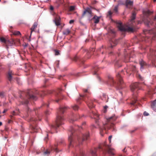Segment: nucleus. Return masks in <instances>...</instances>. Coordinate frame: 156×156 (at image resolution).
<instances>
[{"label":"nucleus","instance_id":"nucleus-1","mask_svg":"<svg viewBox=\"0 0 156 156\" xmlns=\"http://www.w3.org/2000/svg\"><path fill=\"white\" fill-rule=\"evenodd\" d=\"M136 13L135 12L132 13V16L130 21V23L127 25L123 26L122 23L121 21H117L116 22L119 29L121 31H127L128 32H133L135 30L133 22L135 18Z\"/></svg>","mask_w":156,"mask_h":156},{"label":"nucleus","instance_id":"nucleus-2","mask_svg":"<svg viewBox=\"0 0 156 156\" xmlns=\"http://www.w3.org/2000/svg\"><path fill=\"white\" fill-rule=\"evenodd\" d=\"M39 94L41 97H42L46 94V92L41 91L39 93L38 91H36L34 94L32 90H30L27 92L26 95V98H22V95H20V98L22 100L20 101V104L25 105H27L29 103V101L28 99L30 100H36L37 99V98L36 96L35 95V94Z\"/></svg>","mask_w":156,"mask_h":156},{"label":"nucleus","instance_id":"nucleus-3","mask_svg":"<svg viewBox=\"0 0 156 156\" xmlns=\"http://www.w3.org/2000/svg\"><path fill=\"white\" fill-rule=\"evenodd\" d=\"M101 150L103 152H107L110 155H113L114 154V150L111 148L110 146L104 144L99 145L98 148H94V150H91L90 154L89 156H97L96 152L98 150Z\"/></svg>","mask_w":156,"mask_h":156},{"label":"nucleus","instance_id":"nucleus-4","mask_svg":"<svg viewBox=\"0 0 156 156\" xmlns=\"http://www.w3.org/2000/svg\"><path fill=\"white\" fill-rule=\"evenodd\" d=\"M66 109V107L60 108L57 113V119L55 121V125H51V128L52 129H56L60 125L63 124V121L64 119L61 115L64 113L65 110Z\"/></svg>","mask_w":156,"mask_h":156},{"label":"nucleus","instance_id":"nucleus-5","mask_svg":"<svg viewBox=\"0 0 156 156\" xmlns=\"http://www.w3.org/2000/svg\"><path fill=\"white\" fill-rule=\"evenodd\" d=\"M117 119V117L115 115L107 119L106 122L105 124H103V126L102 127H100L101 133V131H102L104 130H105L106 129H109L113 127L114 124L113 123V122L115 121Z\"/></svg>","mask_w":156,"mask_h":156},{"label":"nucleus","instance_id":"nucleus-6","mask_svg":"<svg viewBox=\"0 0 156 156\" xmlns=\"http://www.w3.org/2000/svg\"><path fill=\"white\" fill-rule=\"evenodd\" d=\"M86 16L89 20H90L93 16V14L92 12L91 8L89 7L87 8L84 9L82 14V17H83Z\"/></svg>","mask_w":156,"mask_h":156},{"label":"nucleus","instance_id":"nucleus-7","mask_svg":"<svg viewBox=\"0 0 156 156\" xmlns=\"http://www.w3.org/2000/svg\"><path fill=\"white\" fill-rule=\"evenodd\" d=\"M148 58L152 62V66L156 67V65L155 64V63L156 62V51L150 50V54Z\"/></svg>","mask_w":156,"mask_h":156},{"label":"nucleus","instance_id":"nucleus-8","mask_svg":"<svg viewBox=\"0 0 156 156\" xmlns=\"http://www.w3.org/2000/svg\"><path fill=\"white\" fill-rule=\"evenodd\" d=\"M123 72H122L120 73H118L116 75V77L119 80V83L117 86L119 89H121L124 87L123 86V82L122 81V76L123 75Z\"/></svg>","mask_w":156,"mask_h":156},{"label":"nucleus","instance_id":"nucleus-9","mask_svg":"<svg viewBox=\"0 0 156 156\" xmlns=\"http://www.w3.org/2000/svg\"><path fill=\"white\" fill-rule=\"evenodd\" d=\"M0 41L2 42L5 44L7 46H11L14 43V41L13 40H7L3 37H0Z\"/></svg>","mask_w":156,"mask_h":156},{"label":"nucleus","instance_id":"nucleus-10","mask_svg":"<svg viewBox=\"0 0 156 156\" xmlns=\"http://www.w3.org/2000/svg\"><path fill=\"white\" fill-rule=\"evenodd\" d=\"M74 131V129L73 128L70 129V135L69 136L68 138L69 141V148H70L74 143L73 139V133Z\"/></svg>","mask_w":156,"mask_h":156},{"label":"nucleus","instance_id":"nucleus-11","mask_svg":"<svg viewBox=\"0 0 156 156\" xmlns=\"http://www.w3.org/2000/svg\"><path fill=\"white\" fill-rule=\"evenodd\" d=\"M61 91L60 89H59L55 93L56 97L55 101L57 102H58L59 100L63 98V95L61 94Z\"/></svg>","mask_w":156,"mask_h":156},{"label":"nucleus","instance_id":"nucleus-12","mask_svg":"<svg viewBox=\"0 0 156 156\" xmlns=\"http://www.w3.org/2000/svg\"><path fill=\"white\" fill-rule=\"evenodd\" d=\"M139 84H140L138 83L132 84L130 86L131 90L133 92H136L137 90L140 89L139 87Z\"/></svg>","mask_w":156,"mask_h":156},{"label":"nucleus","instance_id":"nucleus-13","mask_svg":"<svg viewBox=\"0 0 156 156\" xmlns=\"http://www.w3.org/2000/svg\"><path fill=\"white\" fill-rule=\"evenodd\" d=\"M89 136V134L88 133L84 134L83 135L82 138L78 137V141L80 144H82V142H83L86 140H87Z\"/></svg>","mask_w":156,"mask_h":156},{"label":"nucleus","instance_id":"nucleus-14","mask_svg":"<svg viewBox=\"0 0 156 156\" xmlns=\"http://www.w3.org/2000/svg\"><path fill=\"white\" fill-rule=\"evenodd\" d=\"M153 11H150L149 10H144L143 11V14L144 17L148 18L149 17L153 14Z\"/></svg>","mask_w":156,"mask_h":156},{"label":"nucleus","instance_id":"nucleus-15","mask_svg":"<svg viewBox=\"0 0 156 156\" xmlns=\"http://www.w3.org/2000/svg\"><path fill=\"white\" fill-rule=\"evenodd\" d=\"M108 83L111 86H113L115 84V82L113 80V77L111 75L108 76Z\"/></svg>","mask_w":156,"mask_h":156},{"label":"nucleus","instance_id":"nucleus-16","mask_svg":"<svg viewBox=\"0 0 156 156\" xmlns=\"http://www.w3.org/2000/svg\"><path fill=\"white\" fill-rule=\"evenodd\" d=\"M118 42V40L113 39L110 41L111 44L110 48H112L114 46H116Z\"/></svg>","mask_w":156,"mask_h":156},{"label":"nucleus","instance_id":"nucleus-17","mask_svg":"<svg viewBox=\"0 0 156 156\" xmlns=\"http://www.w3.org/2000/svg\"><path fill=\"white\" fill-rule=\"evenodd\" d=\"M37 23L35 22L34 23L32 27L30 28L31 30V33H30V38L31 37V34L32 33V32L33 31H34V30L36 29V28H37Z\"/></svg>","mask_w":156,"mask_h":156},{"label":"nucleus","instance_id":"nucleus-18","mask_svg":"<svg viewBox=\"0 0 156 156\" xmlns=\"http://www.w3.org/2000/svg\"><path fill=\"white\" fill-rule=\"evenodd\" d=\"M83 94L82 95H81L80 97H86L88 98V95L89 94V92L88 91V90L87 89H83Z\"/></svg>","mask_w":156,"mask_h":156},{"label":"nucleus","instance_id":"nucleus-19","mask_svg":"<svg viewBox=\"0 0 156 156\" xmlns=\"http://www.w3.org/2000/svg\"><path fill=\"white\" fill-rule=\"evenodd\" d=\"M13 75V73L12 71L9 70L8 73L7 75V77L8 80L9 81H11L12 79V75Z\"/></svg>","mask_w":156,"mask_h":156},{"label":"nucleus","instance_id":"nucleus-20","mask_svg":"<svg viewBox=\"0 0 156 156\" xmlns=\"http://www.w3.org/2000/svg\"><path fill=\"white\" fill-rule=\"evenodd\" d=\"M87 105L90 108H92L94 107V105L92 100H90L89 101L87 102Z\"/></svg>","mask_w":156,"mask_h":156},{"label":"nucleus","instance_id":"nucleus-21","mask_svg":"<svg viewBox=\"0 0 156 156\" xmlns=\"http://www.w3.org/2000/svg\"><path fill=\"white\" fill-rule=\"evenodd\" d=\"M60 18L57 17L55 18V22L56 26H58L60 25Z\"/></svg>","mask_w":156,"mask_h":156},{"label":"nucleus","instance_id":"nucleus-22","mask_svg":"<svg viewBox=\"0 0 156 156\" xmlns=\"http://www.w3.org/2000/svg\"><path fill=\"white\" fill-rule=\"evenodd\" d=\"M101 99L105 102L108 101V97L105 94H103L102 96L101 97Z\"/></svg>","mask_w":156,"mask_h":156},{"label":"nucleus","instance_id":"nucleus-23","mask_svg":"<svg viewBox=\"0 0 156 156\" xmlns=\"http://www.w3.org/2000/svg\"><path fill=\"white\" fill-rule=\"evenodd\" d=\"M155 28H154L150 30L149 32L150 33H153L154 34V36L155 37H156V34H155L156 33V23L155 24Z\"/></svg>","mask_w":156,"mask_h":156},{"label":"nucleus","instance_id":"nucleus-24","mask_svg":"<svg viewBox=\"0 0 156 156\" xmlns=\"http://www.w3.org/2000/svg\"><path fill=\"white\" fill-rule=\"evenodd\" d=\"M70 32V31L69 29H67L65 30L63 32V34L65 35H68Z\"/></svg>","mask_w":156,"mask_h":156},{"label":"nucleus","instance_id":"nucleus-25","mask_svg":"<svg viewBox=\"0 0 156 156\" xmlns=\"http://www.w3.org/2000/svg\"><path fill=\"white\" fill-rule=\"evenodd\" d=\"M151 106L153 108H154L156 107V99L154 101L151 102Z\"/></svg>","mask_w":156,"mask_h":156},{"label":"nucleus","instance_id":"nucleus-26","mask_svg":"<svg viewBox=\"0 0 156 156\" xmlns=\"http://www.w3.org/2000/svg\"><path fill=\"white\" fill-rule=\"evenodd\" d=\"M94 20V23H98L99 22V18L97 17L96 16H94L93 18Z\"/></svg>","mask_w":156,"mask_h":156},{"label":"nucleus","instance_id":"nucleus-27","mask_svg":"<svg viewBox=\"0 0 156 156\" xmlns=\"http://www.w3.org/2000/svg\"><path fill=\"white\" fill-rule=\"evenodd\" d=\"M137 99L136 98H134L133 100H132V102L131 103V104L132 105H135L136 103H137Z\"/></svg>","mask_w":156,"mask_h":156},{"label":"nucleus","instance_id":"nucleus-28","mask_svg":"<svg viewBox=\"0 0 156 156\" xmlns=\"http://www.w3.org/2000/svg\"><path fill=\"white\" fill-rule=\"evenodd\" d=\"M126 6L127 7L128 5H132L133 4V2L130 1L129 0H126Z\"/></svg>","mask_w":156,"mask_h":156},{"label":"nucleus","instance_id":"nucleus-29","mask_svg":"<svg viewBox=\"0 0 156 156\" xmlns=\"http://www.w3.org/2000/svg\"><path fill=\"white\" fill-rule=\"evenodd\" d=\"M84 155L83 151H80V154L76 153L74 154V156H83Z\"/></svg>","mask_w":156,"mask_h":156},{"label":"nucleus","instance_id":"nucleus-30","mask_svg":"<svg viewBox=\"0 0 156 156\" xmlns=\"http://www.w3.org/2000/svg\"><path fill=\"white\" fill-rule=\"evenodd\" d=\"M140 63L141 66V69H143L144 66L146 65L145 62L143 61L140 62Z\"/></svg>","mask_w":156,"mask_h":156},{"label":"nucleus","instance_id":"nucleus-31","mask_svg":"<svg viewBox=\"0 0 156 156\" xmlns=\"http://www.w3.org/2000/svg\"><path fill=\"white\" fill-rule=\"evenodd\" d=\"M93 54V52L91 51H87V56L88 58H89L90 57V56L92 55Z\"/></svg>","mask_w":156,"mask_h":156},{"label":"nucleus","instance_id":"nucleus-32","mask_svg":"<svg viewBox=\"0 0 156 156\" xmlns=\"http://www.w3.org/2000/svg\"><path fill=\"white\" fill-rule=\"evenodd\" d=\"M73 109L75 111H77L79 109V107L78 105H75L72 106Z\"/></svg>","mask_w":156,"mask_h":156},{"label":"nucleus","instance_id":"nucleus-33","mask_svg":"<svg viewBox=\"0 0 156 156\" xmlns=\"http://www.w3.org/2000/svg\"><path fill=\"white\" fill-rule=\"evenodd\" d=\"M50 153V151L48 150H46L45 151L43 152V154L44 155H48Z\"/></svg>","mask_w":156,"mask_h":156},{"label":"nucleus","instance_id":"nucleus-34","mask_svg":"<svg viewBox=\"0 0 156 156\" xmlns=\"http://www.w3.org/2000/svg\"><path fill=\"white\" fill-rule=\"evenodd\" d=\"M12 115H11L10 117L11 119H13V115H18V113L16 112L15 111H13L12 112Z\"/></svg>","mask_w":156,"mask_h":156},{"label":"nucleus","instance_id":"nucleus-35","mask_svg":"<svg viewBox=\"0 0 156 156\" xmlns=\"http://www.w3.org/2000/svg\"><path fill=\"white\" fill-rule=\"evenodd\" d=\"M119 5V4H118L117 5L115 6L114 8L113 9V11L114 12H115V13H116L117 12Z\"/></svg>","mask_w":156,"mask_h":156},{"label":"nucleus","instance_id":"nucleus-36","mask_svg":"<svg viewBox=\"0 0 156 156\" xmlns=\"http://www.w3.org/2000/svg\"><path fill=\"white\" fill-rule=\"evenodd\" d=\"M25 68L27 69L26 71L30 69L29 65L28 64H25Z\"/></svg>","mask_w":156,"mask_h":156},{"label":"nucleus","instance_id":"nucleus-37","mask_svg":"<svg viewBox=\"0 0 156 156\" xmlns=\"http://www.w3.org/2000/svg\"><path fill=\"white\" fill-rule=\"evenodd\" d=\"M78 116H79L80 118V116L78 115H76L75 117V119L73 120V119H71L70 121V122H73L74 120H76L77 119V118Z\"/></svg>","mask_w":156,"mask_h":156},{"label":"nucleus","instance_id":"nucleus-38","mask_svg":"<svg viewBox=\"0 0 156 156\" xmlns=\"http://www.w3.org/2000/svg\"><path fill=\"white\" fill-rule=\"evenodd\" d=\"M98 69L97 68H94L93 70V74L94 75L97 74V72L98 71Z\"/></svg>","mask_w":156,"mask_h":156},{"label":"nucleus","instance_id":"nucleus-39","mask_svg":"<svg viewBox=\"0 0 156 156\" xmlns=\"http://www.w3.org/2000/svg\"><path fill=\"white\" fill-rule=\"evenodd\" d=\"M130 68H129V69H130L131 71H133L135 70L136 67L134 66H131Z\"/></svg>","mask_w":156,"mask_h":156},{"label":"nucleus","instance_id":"nucleus-40","mask_svg":"<svg viewBox=\"0 0 156 156\" xmlns=\"http://www.w3.org/2000/svg\"><path fill=\"white\" fill-rule=\"evenodd\" d=\"M57 145H55V147H52V150H55V151L56 152H58V150H57Z\"/></svg>","mask_w":156,"mask_h":156},{"label":"nucleus","instance_id":"nucleus-41","mask_svg":"<svg viewBox=\"0 0 156 156\" xmlns=\"http://www.w3.org/2000/svg\"><path fill=\"white\" fill-rule=\"evenodd\" d=\"M75 9V7L73 6H71L69 7V10L70 11H73Z\"/></svg>","mask_w":156,"mask_h":156},{"label":"nucleus","instance_id":"nucleus-42","mask_svg":"<svg viewBox=\"0 0 156 156\" xmlns=\"http://www.w3.org/2000/svg\"><path fill=\"white\" fill-rule=\"evenodd\" d=\"M13 34L15 35H19L20 34V33L19 31H15L13 32Z\"/></svg>","mask_w":156,"mask_h":156},{"label":"nucleus","instance_id":"nucleus-43","mask_svg":"<svg viewBox=\"0 0 156 156\" xmlns=\"http://www.w3.org/2000/svg\"><path fill=\"white\" fill-rule=\"evenodd\" d=\"M112 12L111 11H109L108 12V13L107 15V16H109V17H110L112 15Z\"/></svg>","mask_w":156,"mask_h":156},{"label":"nucleus","instance_id":"nucleus-44","mask_svg":"<svg viewBox=\"0 0 156 156\" xmlns=\"http://www.w3.org/2000/svg\"><path fill=\"white\" fill-rule=\"evenodd\" d=\"M55 55H59V51L58 50H55Z\"/></svg>","mask_w":156,"mask_h":156},{"label":"nucleus","instance_id":"nucleus-45","mask_svg":"<svg viewBox=\"0 0 156 156\" xmlns=\"http://www.w3.org/2000/svg\"><path fill=\"white\" fill-rule=\"evenodd\" d=\"M137 77L139 78L140 80H143L142 77L140 74H137Z\"/></svg>","mask_w":156,"mask_h":156},{"label":"nucleus","instance_id":"nucleus-46","mask_svg":"<svg viewBox=\"0 0 156 156\" xmlns=\"http://www.w3.org/2000/svg\"><path fill=\"white\" fill-rule=\"evenodd\" d=\"M144 116H148L149 115V114L146 112H144Z\"/></svg>","mask_w":156,"mask_h":156},{"label":"nucleus","instance_id":"nucleus-47","mask_svg":"<svg viewBox=\"0 0 156 156\" xmlns=\"http://www.w3.org/2000/svg\"><path fill=\"white\" fill-rule=\"evenodd\" d=\"M53 91L52 90H48L47 91V93H48V94H51V93H52L53 92Z\"/></svg>","mask_w":156,"mask_h":156},{"label":"nucleus","instance_id":"nucleus-48","mask_svg":"<svg viewBox=\"0 0 156 156\" xmlns=\"http://www.w3.org/2000/svg\"><path fill=\"white\" fill-rule=\"evenodd\" d=\"M27 112L28 113L29 112L31 111V110L30 109L29 107H27Z\"/></svg>","mask_w":156,"mask_h":156},{"label":"nucleus","instance_id":"nucleus-49","mask_svg":"<svg viewBox=\"0 0 156 156\" xmlns=\"http://www.w3.org/2000/svg\"><path fill=\"white\" fill-rule=\"evenodd\" d=\"M74 22V20H71L69 22V23L70 24H72Z\"/></svg>","mask_w":156,"mask_h":156},{"label":"nucleus","instance_id":"nucleus-50","mask_svg":"<svg viewBox=\"0 0 156 156\" xmlns=\"http://www.w3.org/2000/svg\"><path fill=\"white\" fill-rule=\"evenodd\" d=\"M48 139V134H47V136L44 138V140L46 141H47Z\"/></svg>","mask_w":156,"mask_h":156},{"label":"nucleus","instance_id":"nucleus-51","mask_svg":"<svg viewBox=\"0 0 156 156\" xmlns=\"http://www.w3.org/2000/svg\"><path fill=\"white\" fill-rule=\"evenodd\" d=\"M36 120H37V119H34L32 118L30 119V121H35Z\"/></svg>","mask_w":156,"mask_h":156},{"label":"nucleus","instance_id":"nucleus-52","mask_svg":"<svg viewBox=\"0 0 156 156\" xmlns=\"http://www.w3.org/2000/svg\"><path fill=\"white\" fill-rule=\"evenodd\" d=\"M50 9L51 10H53L54 9V8L52 6H51L50 7Z\"/></svg>","mask_w":156,"mask_h":156},{"label":"nucleus","instance_id":"nucleus-53","mask_svg":"<svg viewBox=\"0 0 156 156\" xmlns=\"http://www.w3.org/2000/svg\"><path fill=\"white\" fill-rule=\"evenodd\" d=\"M45 114L46 115H48L49 114V112L47 110L46 111V112H45Z\"/></svg>","mask_w":156,"mask_h":156},{"label":"nucleus","instance_id":"nucleus-54","mask_svg":"<svg viewBox=\"0 0 156 156\" xmlns=\"http://www.w3.org/2000/svg\"><path fill=\"white\" fill-rule=\"evenodd\" d=\"M59 3L60 4L62 3V0H58Z\"/></svg>","mask_w":156,"mask_h":156},{"label":"nucleus","instance_id":"nucleus-55","mask_svg":"<svg viewBox=\"0 0 156 156\" xmlns=\"http://www.w3.org/2000/svg\"><path fill=\"white\" fill-rule=\"evenodd\" d=\"M135 130H136V129L132 130L130 131V132L131 133H133L134 132Z\"/></svg>","mask_w":156,"mask_h":156},{"label":"nucleus","instance_id":"nucleus-56","mask_svg":"<svg viewBox=\"0 0 156 156\" xmlns=\"http://www.w3.org/2000/svg\"><path fill=\"white\" fill-rule=\"evenodd\" d=\"M83 100H85V101H86V98H88H88H87V97H86L85 98V97H83ZM86 102H87V101H86Z\"/></svg>","mask_w":156,"mask_h":156},{"label":"nucleus","instance_id":"nucleus-57","mask_svg":"<svg viewBox=\"0 0 156 156\" xmlns=\"http://www.w3.org/2000/svg\"><path fill=\"white\" fill-rule=\"evenodd\" d=\"M112 136H109V137L108 138H109V140L110 142H111V139L112 138Z\"/></svg>","mask_w":156,"mask_h":156},{"label":"nucleus","instance_id":"nucleus-58","mask_svg":"<svg viewBox=\"0 0 156 156\" xmlns=\"http://www.w3.org/2000/svg\"><path fill=\"white\" fill-rule=\"evenodd\" d=\"M7 111V109H4V110L2 112V113H5Z\"/></svg>","mask_w":156,"mask_h":156},{"label":"nucleus","instance_id":"nucleus-59","mask_svg":"<svg viewBox=\"0 0 156 156\" xmlns=\"http://www.w3.org/2000/svg\"><path fill=\"white\" fill-rule=\"evenodd\" d=\"M74 60L75 61H76L77 60V57H75L74 59Z\"/></svg>","mask_w":156,"mask_h":156},{"label":"nucleus","instance_id":"nucleus-60","mask_svg":"<svg viewBox=\"0 0 156 156\" xmlns=\"http://www.w3.org/2000/svg\"><path fill=\"white\" fill-rule=\"evenodd\" d=\"M12 122V120H9V122H8L9 123H11V122Z\"/></svg>","mask_w":156,"mask_h":156},{"label":"nucleus","instance_id":"nucleus-61","mask_svg":"<svg viewBox=\"0 0 156 156\" xmlns=\"http://www.w3.org/2000/svg\"><path fill=\"white\" fill-rule=\"evenodd\" d=\"M45 105L47 107H48L49 106L48 104H46Z\"/></svg>","mask_w":156,"mask_h":156},{"label":"nucleus","instance_id":"nucleus-62","mask_svg":"<svg viewBox=\"0 0 156 156\" xmlns=\"http://www.w3.org/2000/svg\"><path fill=\"white\" fill-rule=\"evenodd\" d=\"M97 78L98 79V80H100V78L99 76H97Z\"/></svg>","mask_w":156,"mask_h":156},{"label":"nucleus","instance_id":"nucleus-63","mask_svg":"<svg viewBox=\"0 0 156 156\" xmlns=\"http://www.w3.org/2000/svg\"><path fill=\"white\" fill-rule=\"evenodd\" d=\"M129 71V70H128V69H127L126 70V72L127 73H128V72Z\"/></svg>","mask_w":156,"mask_h":156},{"label":"nucleus","instance_id":"nucleus-64","mask_svg":"<svg viewBox=\"0 0 156 156\" xmlns=\"http://www.w3.org/2000/svg\"><path fill=\"white\" fill-rule=\"evenodd\" d=\"M2 125V122H0V126H1Z\"/></svg>","mask_w":156,"mask_h":156}]
</instances>
